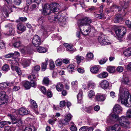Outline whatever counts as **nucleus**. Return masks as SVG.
I'll return each instance as SVG.
<instances>
[{
	"label": "nucleus",
	"mask_w": 131,
	"mask_h": 131,
	"mask_svg": "<svg viewBox=\"0 0 131 131\" xmlns=\"http://www.w3.org/2000/svg\"><path fill=\"white\" fill-rule=\"evenodd\" d=\"M30 102L31 104V107L32 108L34 109L37 107V105L35 101L31 99L30 100Z\"/></svg>",
	"instance_id": "nucleus-31"
},
{
	"label": "nucleus",
	"mask_w": 131,
	"mask_h": 131,
	"mask_svg": "<svg viewBox=\"0 0 131 131\" xmlns=\"http://www.w3.org/2000/svg\"><path fill=\"white\" fill-rule=\"evenodd\" d=\"M107 60V59L106 58H104L103 59H102L99 61L100 64H104L105 63Z\"/></svg>",
	"instance_id": "nucleus-57"
},
{
	"label": "nucleus",
	"mask_w": 131,
	"mask_h": 131,
	"mask_svg": "<svg viewBox=\"0 0 131 131\" xmlns=\"http://www.w3.org/2000/svg\"><path fill=\"white\" fill-rule=\"evenodd\" d=\"M72 117V115L70 114H68L65 116L64 121L65 123H68L70 121Z\"/></svg>",
	"instance_id": "nucleus-28"
},
{
	"label": "nucleus",
	"mask_w": 131,
	"mask_h": 131,
	"mask_svg": "<svg viewBox=\"0 0 131 131\" xmlns=\"http://www.w3.org/2000/svg\"><path fill=\"white\" fill-rule=\"evenodd\" d=\"M124 55L126 57H129L131 55V51L130 49L128 48L125 50L123 52Z\"/></svg>",
	"instance_id": "nucleus-33"
},
{
	"label": "nucleus",
	"mask_w": 131,
	"mask_h": 131,
	"mask_svg": "<svg viewBox=\"0 0 131 131\" xmlns=\"http://www.w3.org/2000/svg\"><path fill=\"white\" fill-rule=\"evenodd\" d=\"M9 69V66L7 64L4 65L2 68V70L4 71H8Z\"/></svg>",
	"instance_id": "nucleus-58"
},
{
	"label": "nucleus",
	"mask_w": 131,
	"mask_h": 131,
	"mask_svg": "<svg viewBox=\"0 0 131 131\" xmlns=\"http://www.w3.org/2000/svg\"><path fill=\"white\" fill-rule=\"evenodd\" d=\"M48 59L46 58L45 59V62L42 63L41 64V68L42 71H44L46 69L47 65L48 64Z\"/></svg>",
	"instance_id": "nucleus-30"
},
{
	"label": "nucleus",
	"mask_w": 131,
	"mask_h": 131,
	"mask_svg": "<svg viewBox=\"0 0 131 131\" xmlns=\"http://www.w3.org/2000/svg\"><path fill=\"white\" fill-rule=\"evenodd\" d=\"M60 6L58 4L53 3L51 4H47L45 5L43 8L50 10L53 13L58 12L60 8Z\"/></svg>",
	"instance_id": "nucleus-5"
},
{
	"label": "nucleus",
	"mask_w": 131,
	"mask_h": 131,
	"mask_svg": "<svg viewBox=\"0 0 131 131\" xmlns=\"http://www.w3.org/2000/svg\"><path fill=\"white\" fill-rule=\"evenodd\" d=\"M78 82L77 81H75L72 82L71 83V85L73 89H77L78 88Z\"/></svg>",
	"instance_id": "nucleus-32"
},
{
	"label": "nucleus",
	"mask_w": 131,
	"mask_h": 131,
	"mask_svg": "<svg viewBox=\"0 0 131 131\" xmlns=\"http://www.w3.org/2000/svg\"><path fill=\"white\" fill-rule=\"evenodd\" d=\"M28 78L29 80H30L31 81H33L36 78V77L35 75L34 74H32L28 76Z\"/></svg>",
	"instance_id": "nucleus-55"
},
{
	"label": "nucleus",
	"mask_w": 131,
	"mask_h": 131,
	"mask_svg": "<svg viewBox=\"0 0 131 131\" xmlns=\"http://www.w3.org/2000/svg\"><path fill=\"white\" fill-rule=\"evenodd\" d=\"M33 69L32 71V72L34 73L35 71H39L40 69V66L39 65L36 66L33 68Z\"/></svg>",
	"instance_id": "nucleus-50"
},
{
	"label": "nucleus",
	"mask_w": 131,
	"mask_h": 131,
	"mask_svg": "<svg viewBox=\"0 0 131 131\" xmlns=\"http://www.w3.org/2000/svg\"><path fill=\"white\" fill-rule=\"evenodd\" d=\"M113 118H114L115 121H118L119 124L121 126L128 128L129 127L130 122L126 118V117L122 116L119 118L118 115L112 114L110 115Z\"/></svg>",
	"instance_id": "nucleus-1"
},
{
	"label": "nucleus",
	"mask_w": 131,
	"mask_h": 131,
	"mask_svg": "<svg viewBox=\"0 0 131 131\" xmlns=\"http://www.w3.org/2000/svg\"><path fill=\"white\" fill-rule=\"evenodd\" d=\"M126 85H125L123 84H122L119 89V99L125 96L126 94L129 93L126 88Z\"/></svg>",
	"instance_id": "nucleus-10"
},
{
	"label": "nucleus",
	"mask_w": 131,
	"mask_h": 131,
	"mask_svg": "<svg viewBox=\"0 0 131 131\" xmlns=\"http://www.w3.org/2000/svg\"><path fill=\"white\" fill-rule=\"evenodd\" d=\"M50 69H52L55 67V65L54 62L52 60L50 61L49 63Z\"/></svg>",
	"instance_id": "nucleus-51"
},
{
	"label": "nucleus",
	"mask_w": 131,
	"mask_h": 131,
	"mask_svg": "<svg viewBox=\"0 0 131 131\" xmlns=\"http://www.w3.org/2000/svg\"><path fill=\"white\" fill-rule=\"evenodd\" d=\"M93 57V53L91 52L88 53L86 55V59L88 60H91Z\"/></svg>",
	"instance_id": "nucleus-44"
},
{
	"label": "nucleus",
	"mask_w": 131,
	"mask_h": 131,
	"mask_svg": "<svg viewBox=\"0 0 131 131\" xmlns=\"http://www.w3.org/2000/svg\"><path fill=\"white\" fill-rule=\"evenodd\" d=\"M41 92L44 94H46V90L45 87L43 86H41L40 89Z\"/></svg>",
	"instance_id": "nucleus-52"
},
{
	"label": "nucleus",
	"mask_w": 131,
	"mask_h": 131,
	"mask_svg": "<svg viewBox=\"0 0 131 131\" xmlns=\"http://www.w3.org/2000/svg\"><path fill=\"white\" fill-rule=\"evenodd\" d=\"M121 125L116 124L112 126L106 128V131H120L121 130Z\"/></svg>",
	"instance_id": "nucleus-11"
},
{
	"label": "nucleus",
	"mask_w": 131,
	"mask_h": 131,
	"mask_svg": "<svg viewBox=\"0 0 131 131\" xmlns=\"http://www.w3.org/2000/svg\"><path fill=\"white\" fill-rule=\"evenodd\" d=\"M18 59L16 58L14 59L11 62V68L13 71L15 70L18 75H21V72L20 68L18 67Z\"/></svg>",
	"instance_id": "nucleus-7"
},
{
	"label": "nucleus",
	"mask_w": 131,
	"mask_h": 131,
	"mask_svg": "<svg viewBox=\"0 0 131 131\" xmlns=\"http://www.w3.org/2000/svg\"><path fill=\"white\" fill-rule=\"evenodd\" d=\"M7 86H8L7 82L2 83L0 84V88L2 89H3Z\"/></svg>",
	"instance_id": "nucleus-48"
},
{
	"label": "nucleus",
	"mask_w": 131,
	"mask_h": 131,
	"mask_svg": "<svg viewBox=\"0 0 131 131\" xmlns=\"http://www.w3.org/2000/svg\"><path fill=\"white\" fill-rule=\"evenodd\" d=\"M94 92L93 90L89 91L88 93V96L90 98H92L93 96H94Z\"/></svg>",
	"instance_id": "nucleus-47"
},
{
	"label": "nucleus",
	"mask_w": 131,
	"mask_h": 131,
	"mask_svg": "<svg viewBox=\"0 0 131 131\" xmlns=\"http://www.w3.org/2000/svg\"><path fill=\"white\" fill-rule=\"evenodd\" d=\"M35 51L36 52H38L40 53H44L47 51L45 48L41 46L38 47Z\"/></svg>",
	"instance_id": "nucleus-24"
},
{
	"label": "nucleus",
	"mask_w": 131,
	"mask_h": 131,
	"mask_svg": "<svg viewBox=\"0 0 131 131\" xmlns=\"http://www.w3.org/2000/svg\"><path fill=\"white\" fill-rule=\"evenodd\" d=\"M64 46L66 48L67 50L72 53L75 51V50L68 43H65L63 44Z\"/></svg>",
	"instance_id": "nucleus-23"
},
{
	"label": "nucleus",
	"mask_w": 131,
	"mask_h": 131,
	"mask_svg": "<svg viewBox=\"0 0 131 131\" xmlns=\"http://www.w3.org/2000/svg\"><path fill=\"white\" fill-rule=\"evenodd\" d=\"M122 110V108L120 105L117 104H116L113 108V113L111 114L108 116L107 119V122L113 123V121L114 119V118H113L110 115L112 114L117 115V114L121 112Z\"/></svg>",
	"instance_id": "nucleus-4"
},
{
	"label": "nucleus",
	"mask_w": 131,
	"mask_h": 131,
	"mask_svg": "<svg viewBox=\"0 0 131 131\" xmlns=\"http://www.w3.org/2000/svg\"><path fill=\"white\" fill-rule=\"evenodd\" d=\"M92 21L89 17H86L81 20H79L78 21V25H89Z\"/></svg>",
	"instance_id": "nucleus-15"
},
{
	"label": "nucleus",
	"mask_w": 131,
	"mask_h": 131,
	"mask_svg": "<svg viewBox=\"0 0 131 131\" xmlns=\"http://www.w3.org/2000/svg\"><path fill=\"white\" fill-rule=\"evenodd\" d=\"M122 19V17H121V15H119V16L115 17L114 19V21L115 23H118Z\"/></svg>",
	"instance_id": "nucleus-40"
},
{
	"label": "nucleus",
	"mask_w": 131,
	"mask_h": 131,
	"mask_svg": "<svg viewBox=\"0 0 131 131\" xmlns=\"http://www.w3.org/2000/svg\"><path fill=\"white\" fill-rule=\"evenodd\" d=\"M23 84L24 87L26 89H29L31 87L30 83L28 81H25L24 82Z\"/></svg>",
	"instance_id": "nucleus-34"
},
{
	"label": "nucleus",
	"mask_w": 131,
	"mask_h": 131,
	"mask_svg": "<svg viewBox=\"0 0 131 131\" xmlns=\"http://www.w3.org/2000/svg\"><path fill=\"white\" fill-rule=\"evenodd\" d=\"M101 87L103 89H106L109 86V83L106 80H103L101 81L100 83Z\"/></svg>",
	"instance_id": "nucleus-21"
},
{
	"label": "nucleus",
	"mask_w": 131,
	"mask_h": 131,
	"mask_svg": "<svg viewBox=\"0 0 131 131\" xmlns=\"http://www.w3.org/2000/svg\"><path fill=\"white\" fill-rule=\"evenodd\" d=\"M122 81V84L123 83L125 85H128L129 83V81L127 75L126 73H124L123 74Z\"/></svg>",
	"instance_id": "nucleus-19"
},
{
	"label": "nucleus",
	"mask_w": 131,
	"mask_h": 131,
	"mask_svg": "<svg viewBox=\"0 0 131 131\" xmlns=\"http://www.w3.org/2000/svg\"><path fill=\"white\" fill-rule=\"evenodd\" d=\"M52 38H57L58 40H60L61 39V37L59 36L57 34H54L52 36Z\"/></svg>",
	"instance_id": "nucleus-62"
},
{
	"label": "nucleus",
	"mask_w": 131,
	"mask_h": 131,
	"mask_svg": "<svg viewBox=\"0 0 131 131\" xmlns=\"http://www.w3.org/2000/svg\"><path fill=\"white\" fill-rule=\"evenodd\" d=\"M106 70L110 73H113L115 71V67L109 66L107 67Z\"/></svg>",
	"instance_id": "nucleus-26"
},
{
	"label": "nucleus",
	"mask_w": 131,
	"mask_h": 131,
	"mask_svg": "<svg viewBox=\"0 0 131 131\" xmlns=\"http://www.w3.org/2000/svg\"><path fill=\"white\" fill-rule=\"evenodd\" d=\"M70 124L71 126L70 128V129L72 131H77V128L74 123L72 122H71Z\"/></svg>",
	"instance_id": "nucleus-39"
},
{
	"label": "nucleus",
	"mask_w": 131,
	"mask_h": 131,
	"mask_svg": "<svg viewBox=\"0 0 131 131\" xmlns=\"http://www.w3.org/2000/svg\"><path fill=\"white\" fill-rule=\"evenodd\" d=\"M25 30L26 27L24 25H17V31L18 34H20L23 32Z\"/></svg>",
	"instance_id": "nucleus-20"
},
{
	"label": "nucleus",
	"mask_w": 131,
	"mask_h": 131,
	"mask_svg": "<svg viewBox=\"0 0 131 131\" xmlns=\"http://www.w3.org/2000/svg\"><path fill=\"white\" fill-rule=\"evenodd\" d=\"M5 44L3 41L0 40V49H2L4 47Z\"/></svg>",
	"instance_id": "nucleus-59"
},
{
	"label": "nucleus",
	"mask_w": 131,
	"mask_h": 131,
	"mask_svg": "<svg viewBox=\"0 0 131 131\" xmlns=\"http://www.w3.org/2000/svg\"><path fill=\"white\" fill-rule=\"evenodd\" d=\"M13 53H9L5 55V56L4 57L6 58H11L13 57Z\"/></svg>",
	"instance_id": "nucleus-64"
},
{
	"label": "nucleus",
	"mask_w": 131,
	"mask_h": 131,
	"mask_svg": "<svg viewBox=\"0 0 131 131\" xmlns=\"http://www.w3.org/2000/svg\"><path fill=\"white\" fill-rule=\"evenodd\" d=\"M114 30L118 39L121 41L123 36L126 32V28L124 27L116 28Z\"/></svg>",
	"instance_id": "nucleus-8"
},
{
	"label": "nucleus",
	"mask_w": 131,
	"mask_h": 131,
	"mask_svg": "<svg viewBox=\"0 0 131 131\" xmlns=\"http://www.w3.org/2000/svg\"><path fill=\"white\" fill-rule=\"evenodd\" d=\"M124 69L123 67L119 66L117 67L116 70L117 72L120 73L122 72L123 70Z\"/></svg>",
	"instance_id": "nucleus-54"
},
{
	"label": "nucleus",
	"mask_w": 131,
	"mask_h": 131,
	"mask_svg": "<svg viewBox=\"0 0 131 131\" xmlns=\"http://www.w3.org/2000/svg\"><path fill=\"white\" fill-rule=\"evenodd\" d=\"M79 3L82 8H85V5L84 4V2L83 0H80L79 1Z\"/></svg>",
	"instance_id": "nucleus-63"
},
{
	"label": "nucleus",
	"mask_w": 131,
	"mask_h": 131,
	"mask_svg": "<svg viewBox=\"0 0 131 131\" xmlns=\"http://www.w3.org/2000/svg\"><path fill=\"white\" fill-rule=\"evenodd\" d=\"M74 66L73 64H70L67 67V69L68 71L70 73H72L74 72Z\"/></svg>",
	"instance_id": "nucleus-27"
},
{
	"label": "nucleus",
	"mask_w": 131,
	"mask_h": 131,
	"mask_svg": "<svg viewBox=\"0 0 131 131\" xmlns=\"http://www.w3.org/2000/svg\"><path fill=\"white\" fill-rule=\"evenodd\" d=\"M18 112L20 115H24L29 113L30 111L24 108L21 107L19 110Z\"/></svg>",
	"instance_id": "nucleus-18"
},
{
	"label": "nucleus",
	"mask_w": 131,
	"mask_h": 131,
	"mask_svg": "<svg viewBox=\"0 0 131 131\" xmlns=\"http://www.w3.org/2000/svg\"><path fill=\"white\" fill-rule=\"evenodd\" d=\"M96 86V84L94 82L92 81H90L88 83V88L90 89H93Z\"/></svg>",
	"instance_id": "nucleus-25"
},
{
	"label": "nucleus",
	"mask_w": 131,
	"mask_h": 131,
	"mask_svg": "<svg viewBox=\"0 0 131 131\" xmlns=\"http://www.w3.org/2000/svg\"><path fill=\"white\" fill-rule=\"evenodd\" d=\"M95 15L96 17L100 19H104L106 18L104 14H95Z\"/></svg>",
	"instance_id": "nucleus-43"
},
{
	"label": "nucleus",
	"mask_w": 131,
	"mask_h": 131,
	"mask_svg": "<svg viewBox=\"0 0 131 131\" xmlns=\"http://www.w3.org/2000/svg\"><path fill=\"white\" fill-rule=\"evenodd\" d=\"M49 80L47 77H45L43 80V82L46 85H47L49 82Z\"/></svg>",
	"instance_id": "nucleus-49"
},
{
	"label": "nucleus",
	"mask_w": 131,
	"mask_h": 131,
	"mask_svg": "<svg viewBox=\"0 0 131 131\" xmlns=\"http://www.w3.org/2000/svg\"><path fill=\"white\" fill-rule=\"evenodd\" d=\"M9 117L10 119L12 121V123L13 124H15L16 123L21 124V122L20 120H17L16 118L13 115L10 114H8L7 115Z\"/></svg>",
	"instance_id": "nucleus-17"
},
{
	"label": "nucleus",
	"mask_w": 131,
	"mask_h": 131,
	"mask_svg": "<svg viewBox=\"0 0 131 131\" xmlns=\"http://www.w3.org/2000/svg\"><path fill=\"white\" fill-rule=\"evenodd\" d=\"M78 72L80 73H83L84 71L83 68H78L77 69Z\"/></svg>",
	"instance_id": "nucleus-60"
},
{
	"label": "nucleus",
	"mask_w": 131,
	"mask_h": 131,
	"mask_svg": "<svg viewBox=\"0 0 131 131\" xmlns=\"http://www.w3.org/2000/svg\"><path fill=\"white\" fill-rule=\"evenodd\" d=\"M97 39L98 42L102 46L109 45L110 44L105 35H101L98 37Z\"/></svg>",
	"instance_id": "nucleus-9"
},
{
	"label": "nucleus",
	"mask_w": 131,
	"mask_h": 131,
	"mask_svg": "<svg viewBox=\"0 0 131 131\" xmlns=\"http://www.w3.org/2000/svg\"><path fill=\"white\" fill-rule=\"evenodd\" d=\"M84 25H78V28L80 30L82 34L84 35H88L90 32L91 30V27L90 25H88L89 26L88 28L85 29V31L83 30L84 32L83 31L82 29L84 28Z\"/></svg>",
	"instance_id": "nucleus-13"
},
{
	"label": "nucleus",
	"mask_w": 131,
	"mask_h": 131,
	"mask_svg": "<svg viewBox=\"0 0 131 131\" xmlns=\"http://www.w3.org/2000/svg\"><path fill=\"white\" fill-rule=\"evenodd\" d=\"M63 88V85L60 83H58L56 86V89L58 91H61Z\"/></svg>",
	"instance_id": "nucleus-38"
},
{
	"label": "nucleus",
	"mask_w": 131,
	"mask_h": 131,
	"mask_svg": "<svg viewBox=\"0 0 131 131\" xmlns=\"http://www.w3.org/2000/svg\"><path fill=\"white\" fill-rule=\"evenodd\" d=\"M106 97L105 94H97L96 95L95 99L98 101H103L105 100Z\"/></svg>",
	"instance_id": "nucleus-16"
},
{
	"label": "nucleus",
	"mask_w": 131,
	"mask_h": 131,
	"mask_svg": "<svg viewBox=\"0 0 131 131\" xmlns=\"http://www.w3.org/2000/svg\"><path fill=\"white\" fill-rule=\"evenodd\" d=\"M108 75V74L107 72H103L102 73L98 75L97 77L100 78H106Z\"/></svg>",
	"instance_id": "nucleus-35"
},
{
	"label": "nucleus",
	"mask_w": 131,
	"mask_h": 131,
	"mask_svg": "<svg viewBox=\"0 0 131 131\" xmlns=\"http://www.w3.org/2000/svg\"><path fill=\"white\" fill-rule=\"evenodd\" d=\"M51 11L50 10H47L43 8L42 13L43 15H49V16L48 17V18L49 16H52V14L53 13H51Z\"/></svg>",
	"instance_id": "nucleus-29"
},
{
	"label": "nucleus",
	"mask_w": 131,
	"mask_h": 131,
	"mask_svg": "<svg viewBox=\"0 0 131 131\" xmlns=\"http://www.w3.org/2000/svg\"><path fill=\"white\" fill-rule=\"evenodd\" d=\"M121 103L127 107H131V95L129 93L119 98Z\"/></svg>",
	"instance_id": "nucleus-6"
},
{
	"label": "nucleus",
	"mask_w": 131,
	"mask_h": 131,
	"mask_svg": "<svg viewBox=\"0 0 131 131\" xmlns=\"http://www.w3.org/2000/svg\"><path fill=\"white\" fill-rule=\"evenodd\" d=\"M82 91H80L79 93L77 96L78 100L80 101L82 99Z\"/></svg>",
	"instance_id": "nucleus-46"
},
{
	"label": "nucleus",
	"mask_w": 131,
	"mask_h": 131,
	"mask_svg": "<svg viewBox=\"0 0 131 131\" xmlns=\"http://www.w3.org/2000/svg\"><path fill=\"white\" fill-rule=\"evenodd\" d=\"M32 42L33 45L36 47L39 46L42 42L40 37L37 35L34 36L32 39Z\"/></svg>",
	"instance_id": "nucleus-12"
},
{
	"label": "nucleus",
	"mask_w": 131,
	"mask_h": 131,
	"mask_svg": "<svg viewBox=\"0 0 131 131\" xmlns=\"http://www.w3.org/2000/svg\"><path fill=\"white\" fill-rule=\"evenodd\" d=\"M24 131H35V128L33 126L26 127Z\"/></svg>",
	"instance_id": "nucleus-42"
},
{
	"label": "nucleus",
	"mask_w": 131,
	"mask_h": 131,
	"mask_svg": "<svg viewBox=\"0 0 131 131\" xmlns=\"http://www.w3.org/2000/svg\"><path fill=\"white\" fill-rule=\"evenodd\" d=\"M30 63V60L24 59L22 61V65L24 68H26L29 66Z\"/></svg>",
	"instance_id": "nucleus-22"
},
{
	"label": "nucleus",
	"mask_w": 131,
	"mask_h": 131,
	"mask_svg": "<svg viewBox=\"0 0 131 131\" xmlns=\"http://www.w3.org/2000/svg\"><path fill=\"white\" fill-rule=\"evenodd\" d=\"M37 7V6L36 4H32L30 7V9L31 10H34L36 9Z\"/></svg>",
	"instance_id": "nucleus-61"
},
{
	"label": "nucleus",
	"mask_w": 131,
	"mask_h": 131,
	"mask_svg": "<svg viewBox=\"0 0 131 131\" xmlns=\"http://www.w3.org/2000/svg\"><path fill=\"white\" fill-rule=\"evenodd\" d=\"M7 101L6 97V93L5 92L2 91L0 92V105L5 104Z\"/></svg>",
	"instance_id": "nucleus-14"
},
{
	"label": "nucleus",
	"mask_w": 131,
	"mask_h": 131,
	"mask_svg": "<svg viewBox=\"0 0 131 131\" xmlns=\"http://www.w3.org/2000/svg\"><path fill=\"white\" fill-rule=\"evenodd\" d=\"M21 45L20 42L19 41L13 43V46L15 48H18L21 46Z\"/></svg>",
	"instance_id": "nucleus-53"
},
{
	"label": "nucleus",
	"mask_w": 131,
	"mask_h": 131,
	"mask_svg": "<svg viewBox=\"0 0 131 131\" xmlns=\"http://www.w3.org/2000/svg\"><path fill=\"white\" fill-rule=\"evenodd\" d=\"M126 117L129 118L131 117V109H129L127 111Z\"/></svg>",
	"instance_id": "nucleus-56"
},
{
	"label": "nucleus",
	"mask_w": 131,
	"mask_h": 131,
	"mask_svg": "<svg viewBox=\"0 0 131 131\" xmlns=\"http://www.w3.org/2000/svg\"><path fill=\"white\" fill-rule=\"evenodd\" d=\"M62 14L61 13H59L56 14L54 13L52 14V16H49L48 17L49 20L51 22H52L54 21H57L59 24L60 23H64L66 21V19L63 17L62 16Z\"/></svg>",
	"instance_id": "nucleus-3"
},
{
	"label": "nucleus",
	"mask_w": 131,
	"mask_h": 131,
	"mask_svg": "<svg viewBox=\"0 0 131 131\" xmlns=\"http://www.w3.org/2000/svg\"><path fill=\"white\" fill-rule=\"evenodd\" d=\"M75 58L77 60V62L79 63H80L82 60H83L84 59L83 57L80 56H76Z\"/></svg>",
	"instance_id": "nucleus-45"
},
{
	"label": "nucleus",
	"mask_w": 131,
	"mask_h": 131,
	"mask_svg": "<svg viewBox=\"0 0 131 131\" xmlns=\"http://www.w3.org/2000/svg\"><path fill=\"white\" fill-rule=\"evenodd\" d=\"M91 71L93 73L96 74L99 71L98 68L96 66H94L91 67L90 69Z\"/></svg>",
	"instance_id": "nucleus-36"
},
{
	"label": "nucleus",
	"mask_w": 131,
	"mask_h": 131,
	"mask_svg": "<svg viewBox=\"0 0 131 131\" xmlns=\"http://www.w3.org/2000/svg\"><path fill=\"white\" fill-rule=\"evenodd\" d=\"M11 124V122L9 121H2L0 122V127L2 128L6 125H8V124L10 125Z\"/></svg>",
	"instance_id": "nucleus-37"
},
{
	"label": "nucleus",
	"mask_w": 131,
	"mask_h": 131,
	"mask_svg": "<svg viewBox=\"0 0 131 131\" xmlns=\"http://www.w3.org/2000/svg\"><path fill=\"white\" fill-rule=\"evenodd\" d=\"M7 3H6L2 8V10L7 17L8 16L9 14L12 12L13 10V8H17L15 6L13 5H10V0H5Z\"/></svg>",
	"instance_id": "nucleus-2"
},
{
	"label": "nucleus",
	"mask_w": 131,
	"mask_h": 131,
	"mask_svg": "<svg viewBox=\"0 0 131 131\" xmlns=\"http://www.w3.org/2000/svg\"><path fill=\"white\" fill-rule=\"evenodd\" d=\"M62 59L61 58L58 59L55 61L56 65L58 66H60L62 64Z\"/></svg>",
	"instance_id": "nucleus-41"
}]
</instances>
